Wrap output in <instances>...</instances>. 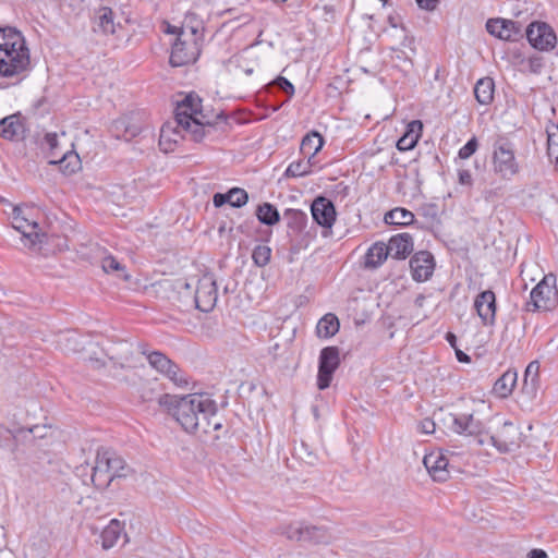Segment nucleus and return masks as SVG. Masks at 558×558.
Returning a JSON list of instances; mask_svg holds the SVG:
<instances>
[{"instance_id": "f257e3e1", "label": "nucleus", "mask_w": 558, "mask_h": 558, "mask_svg": "<svg viewBox=\"0 0 558 558\" xmlns=\"http://www.w3.org/2000/svg\"><path fill=\"white\" fill-rule=\"evenodd\" d=\"M159 404L165 407L187 433L197 430L198 408L207 407L206 413L213 410V399L205 393H191L183 397L163 395L159 398Z\"/></svg>"}, {"instance_id": "f03ea898", "label": "nucleus", "mask_w": 558, "mask_h": 558, "mask_svg": "<svg viewBox=\"0 0 558 558\" xmlns=\"http://www.w3.org/2000/svg\"><path fill=\"white\" fill-rule=\"evenodd\" d=\"M130 472L131 468L121 456L109 448L101 447L97 450L92 474L83 482L87 484L89 481L96 488L105 489L114 478L126 477Z\"/></svg>"}, {"instance_id": "7ed1b4c3", "label": "nucleus", "mask_w": 558, "mask_h": 558, "mask_svg": "<svg viewBox=\"0 0 558 558\" xmlns=\"http://www.w3.org/2000/svg\"><path fill=\"white\" fill-rule=\"evenodd\" d=\"M203 40L195 28L189 32L180 29L175 41L172 45L170 54V64L172 66H183L194 63L202 51Z\"/></svg>"}, {"instance_id": "20e7f679", "label": "nucleus", "mask_w": 558, "mask_h": 558, "mask_svg": "<svg viewBox=\"0 0 558 558\" xmlns=\"http://www.w3.org/2000/svg\"><path fill=\"white\" fill-rule=\"evenodd\" d=\"M493 167L494 172L504 180H511L519 172L513 145L509 141L498 138L494 143Z\"/></svg>"}, {"instance_id": "39448f33", "label": "nucleus", "mask_w": 558, "mask_h": 558, "mask_svg": "<svg viewBox=\"0 0 558 558\" xmlns=\"http://www.w3.org/2000/svg\"><path fill=\"white\" fill-rule=\"evenodd\" d=\"M527 310L551 311L558 303V291L556 289V277L553 274L546 275L531 291Z\"/></svg>"}, {"instance_id": "423d86ee", "label": "nucleus", "mask_w": 558, "mask_h": 558, "mask_svg": "<svg viewBox=\"0 0 558 558\" xmlns=\"http://www.w3.org/2000/svg\"><path fill=\"white\" fill-rule=\"evenodd\" d=\"M31 64L27 47L0 49V75L3 77H17L28 71Z\"/></svg>"}, {"instance_id": "0eeeda50", "label": "nucleus", "mask_w": 558, "mask_h": 558, "mask_svg": "<svg viewBox=\"0 0 558 558\" xmlns=\"http://www.w3.org/2000/svg\"><path fill=\"white\" fill-rule=\"evenodd\" d=\"M12 227L17 230L27 241L29 247L41 245L47 240V234L39 232V226L35 220L27 217L25 210L20 206L12 209Z\"/></svg>"}, {"instance_id": "6e6552de", "label": "nucleus", "mask_w": 558, "mask_h": 558, "mask_svg": "<svg viewBox=\"0 0 558 558\" xmlns=\"http://www.w3.org/2000/svg\"><path fill=\"white\" fill-rule=\"evenodd\" d=\"M218 300L217 283L213 275L205 274L198 279L193 295V303L201 312L208 313L214 310Z\"/></svg>"}, {"instance_id": "1a4fd4ad", "label": "nucleus", "mask_w": 558, "mask_h": 558, "mask_svg": "<svg viewBox=\"0 0 558 558\" xmlns=\"http://www.w3.org/2000/svg\"><path fill=\"white\" fill-rule=\"evenodd\" d=\"M340 352L337 347H326L318 359L317 387L325 390L330 386L333 373L340 365Z\"/></svg>"}, {"instance_id": "9d476101", "label": "nucleus", "mask_w": 558, "mask_h": 558, "mask_svg": "<svg viewBox=\"0 0 558 558\" xmlns=\"http://www.w3.org/2000/svg\"><path fill=\"white\" fill-rule=\"evenodd\" d=\"M493 446L501 453L514 451L520 448L522 433L513 422L506 421L497 432L490 436Z\"/></svg>"}, {"instance_id": "9b49d317", "label": "nucleus", "mask_w": 558, "mask_h": 558, "mask_svg": "<svg viewBox=\"0 0 558 558\" xmlns=\"http://www.w3.org/2000/svg\"><path fill=\"white\" fill-rule=\"evenodd\" d=\"M142 354L147 356L148 363L160 374H163L177 386L187 385L186 378L182 375L179 366L174 364L160 351H154L148 353L145 347H141Z\"/></svg>"}, {"instance_id": "f8f14e48", "label": "nucleus", "mask_w": 558, "mask_h": 558, "mask_svg": "<svg viewBox=\"0 0 558 558\" xmlns=\"http://www.w3.org/2000/svg\"><path fill=\"white\" fill-rule=\"evenodd\" d=\"M526 38L538 50H550L557 43L554 29L544 22L531 23L526 28Z\"/></svg>"}, {"instance_id": "ddd939ff", "label": "nucleus", "mask_w": 558, "mask_h": 558, "mask_svg": "<svg viewBox=\"0 0 558 558\" xmlns=\"http://www.w3.org/2000/svg\"><path fill=\"white\" fill-rule=\"evenodd\" d=\"M486 29L501 40L517 41L522 37V28L518 22L501 17L489 19L486 22Z\"/></svg>"}, {"instance_id": "4468645a", "label": "nucleus", "mask_w": 558, "mask_h": 558, "mask_svg": "<svg viewBox=\"0 0 558 558\" xmlns=\"http://www.w3.org/2000/svg\"><path fill=\"white\" fill-rule=\"evenodd\" d=\"M451 424L449 428L459 434L466 436H477L484 432V423L474 416L473 413H453L450 414Z\"/></svg>"}, {"instance_id": "2eb2a0df", "label": "nucleus", "mask_w": 558, "mask_h": 558, "mask_svg": "<svg viewBox=\"0 0 558 558\" xmlns=\"http://www.w3.org/2000/svg\"><path fill=\"white\" fill-rule=\"evenodd\" d=\"M410 268L415 281H426L432 277L435 269L434 256L428 251H420L411 257Z\"/></svg>"}, {"instance_id": "dca6fc26", "label": "nucleus", "mask_w": 558, "mask_h": 558, "mask_svg": "<svg viewBox=\"0 0 558 558\" xmlns=\"http://www.w3.org/2000/svg\"><path fill=\"white\" fill-rule=\"evenodd\" d=\"M313 220L323 228L330 229L336 221V208L333 203L324 197L318 196L311 205Z\"/></svg>"}, {"instance_id": "f3484780", "label": "nucleus", "mask_w": 558, "mask_h": 558, "mask_svg": "<svg viewBox=\"0 0 558 558\" xmlns=\"http://www.w3.org/2000/svg\"><path fill=\"white\" fill-rule=\"evenodd\" d=\"M25 118L20 113L10 114L0 120V136L4 140L19 142L25 138Z\"/></svg>"}, {"instance_id": "a211bd4d", "label": "nucleus", "mask_w": 558, "mask_h": 558, "mask_svg": "<svg viewBox=\"0 0 558 558\" xmlns=\"http://www.w3.org/2000/svg\"><path fill=\"white\" fill-rule=\"evenodd\" d=\"M474 308L483 325L493 326L496 319V295L492 290L482 291L474 300Z\"/></svg>"}, {"instance_id": "6ab92c4d", "label": "nucleus", "mask_w": 558, "mask_h": 558, "mask_svg": "<svg viewBox=\"0 0 558 558\" xmlns=\"http://www.w3.org/2000/svg\"><path fill=\"white\" fill-rule=\"evenodd\" d=\"M201 107L202 99L197 95L193 93L186 95L183 100L178 102L174 110V114L177 116V124H182L183 120L192 119L195 117L204 118Z\"/></svg>"}, {"instance_id": "aec40b11", "label": "nucleus", "mask_w": 558, "mask_h": 558, "mask_svg": "<svg viewBox=\"0 0 558 558\" xmlns=\"http://www.w3.org/2000/svg\"><path fill=\"white\" fill-rule=\"evenodd\" d=\"M198 413H196L197 417V430L196 433L210 434L211 432H216L222 428V420L217 414V404L213 400V410L208 413L207 407L198 408Z\"/></svg>"}, {"instance_id": "412c9836", "label": "nucleus", "mask_w": 558, "mask_h": 558, "mask_svg": "<svg viewBox=\"0 0 558 558\" xmlns=\"http://www.w3.org/2000/svg\"><path fill=\"white\" fill-rule=\"evenodd\" d=\"M423 463L435 481L445 482L448 478V459L442 453L432 452L426 454L423 459Z\"/></svg>"}, {"instance_id": "4be33fe9", "label": "nucleus", "mask_w": 558, "mask_h": 558, "mask_svg": "<svg viewBox=\"0 0 558 558\" xmlns=\"http://www.w3.org/2000/svg\"><path fill=\"white\" fill-rule=\"evenodd\" d=\"M110 360L120 368L136 366L133 345L128 341H120L110 349Z\"/></svg>"}, {"instance_id": "5701e85b", "label": "nucleus", "mask_w": 558, "mask_h": 558, "mask_svg": "<svg viewBox=\"0 0 558 558\" xmlns=\"http://www.w3.org/2000/svg\"><path fill=\"white\" fill-rule=\"evenodd\" d=\"M284 535L288 539L295 542H319L323 536L319 527L303 524L289 525Z\"/></svg>"}, {"instance_id": "b1692460", "label": "nucleus", "mask_w": 558, "mask_h": 558, "mask_svg": "<svg viewBox=\"0 0 558 558\" xmlns=\"http://www.w3.org/2000/svg\"><path fill=\"white\" fill-rule=\"evenodd\" d=\"M386 246L391 257L404 259L413 251V239L409 233H400L391 236Z\"/></svg>"}, {"instance_id": "393cba45", "label": "nucleus", "mask_w": 558, "mask_h": 558, "mask_svg": "<svg viewBox=\"0 0 558 558\" xmlns=\"http://www.w3.org/2000/svg\"><path fill=\"white\" fill-rule=\"evenodd\" d=\"M180 138H185L181 124H177V116L173 121L166 122L160 130L159 146L165 151L171 149V144H175Z\"/></svg>"}, {"instance_id": "a878e982", "label": "nucleus", "mask_w": 558, "mask_h": 558, "mask_svg": "<svg viewBox=\"0 0 558 558\" xmlns=\"http://www.w3.org/2000/svg\"><path fill=\"white\" fill-rule=\"evenodd\" d=\"M181 125L185 134V138L189 137L191 141L196 143L204 140L207 128H213V124L208 120H205V117H195L183 120Z\"/></svg>"}, {"instance_id": "bb28decb", "label": "nucleus", "mask_w": 558, "mask_h": 558, "mask_svg": "<svg viewBox=\"0 0 558 558\" xmlns=\"http://www.w3.org/2000/svg\"><path fill=\"white\" fill-rule=\"evenodd\" d=\"M423 131V123L420 120H413L407 125L404 134L398 140L397 148L400 151L411 150L417 144Z\"/></svg>"}, {"instance_id": "cd10ccee", "label": "nucleus", "mask_w": 558, "mask_h": 558, "mask_svg": "<svg viewBox=\"0 0 558 558\" xmlns=\"http://www.w3.org/2000/svg\"><path fill=\"white\" fill-rule=\"evenodd\" d=\"M94 31L102 34H113L116 32L114 13L109 7H101L95 11Z\"/></svg>"}, {"instance_id": "c85d7f7f", "label": "nucleus", "mask_w": 558, "mask_h": 558, "mask_svg": "<svg viewBox=\"0 0 558 558\" xmlns=\"http://www.w3.org/2000/svg\"><path fill=\"white\" fill-rule=\"evenodd\" d=\"M15 47H27L22 33L10 26L0 28V49H12Z\"/></svg>"}, {"instance_id": "c756f323", "label": "nucleus", "mask_w": 558, "mask_h": 558, "mask_svg": "<svg viewBox=\"0 0 558 558\" xmlns=\"http://www.w3.org/2000/svg\"><path fill=\"white\" fill-rule=\"evenodd\" d=\"M323 145V136L318 132L312 131L302 140L300 150L305 158L312 159L322 149Z\"/></svg>"}, {"instance_id": "7c9ffc66", "label": "nucleus", "mask_w": 558, "mask_h": 558, "mask_svg": "<svg viewBox=\"0 0 558 558\" xmlns=\"http://www.w3.org/2000/svg\"><path fill=\"white\" fill-rule=\"evenodd\" d=\"M517 372L515 371H507L505 372L494 384L493 390L500 398H507L511 395L515 384H517Z\"/></svg>"}, {"instance_id": "2f4dec72", "label": "nucleus", "mask_w": 558, "mask_h": 558, "mask_svg": "<svg viewBox=\"0 0 558 558\" xmlns=\"http://www.w3.org/2000/svg\"><path fill=\"white\" fill-rule=\"evenodd\" d=\"M340 323L332 313L325 314L317 323L316 333L319 338L328 339L339 331Z\"/></svg>"}, {"instance_id": "473e14b6", "label": "nucleus", "mask_w": 558, "mask_h": 558, "mask_svg": "<svg viewBox=\"0 0 558 558\" xmlns=\"http://www.w3.org/2000/svg\"><path fill=\"white\" fill-rule=\"evenodd\" d=\"M122 532L123 527L120 521L112 519L100 534L101 547L104 549L112 548L117 544V541L120 538Z\"/></svg>"}, {"instance_id": "72a5a7b5", "label": "nucleus", "mask_w": 558, "mask_h": 558, "mask_svg": "<svg viewBox=\"0 0 558 558\" xmlns=\"http://www.w3.org/2000/svg\"><path fill=\"white\" fill-rule=\"evenodd\" d=\"M388 256L390 255L386 244L383 242H376L368 248L365 255V266L376 268L380 266Z\"/></svg>"}, {"instance_id": "f704fd0d", "label": "nucleus", "mask_w": 558, "mask_h": 558, "mask_svg": "<svg viewBox=\"0 0 558 558\" xmlns=\"http://www.w3.org/2000/svg\"><path fill=\"white\" fill-rule=\"evenodd\" d=\"M495 84L490 77H483L477 81L474 87V96L481 105H488L494 98Z\"/></svg>"}, {"instance_id": "c9c22d12", "label": "nucleus", "mask_w": 558, "mask_h": 558, "mask_svg": "<svg viewBox=\"0 0 558 558\" xmlns=\"http://www.w3.org/2000/svg\"><path fill=\"white\" fill-rule=\"evenodd\" d=\"M384 221L387 225L409 226L414 222V214L405 208L396 207L385 214Z\"/></svg>"}, {"instance_id": "e433bc0d", "label": "nucleus", "mask_w": 558, "mask_h": 558, "mask_svg": "<svg viewBox=\"0 0 558 558\" xmlns=\"http://www.w3.org/2000/svg\"><path fill=\"white\" fill-rule=\"evenodd\" d=\"M539 381V363L532 361L524 372L523 389L529 393H534Z\"/></svg>"}, {"instance_id": "4c0bfd02", "label": "nucleus", "mask_w": 558, "mask_h": 558, "mask_svg": "<svg viewBox=\"0 0 558 558\" xmlns=\"http://www.w3.org/2000/svg\"><path fill=\"white\" fill-rule=\"evenodd\" d=\"M257 219L266 226H274L280 220L278 209L270 203H263L256 210Z\"/></svg>"}, {"instance_id": "58836bf2", "label": "nucleus", "mask_w": 558, "mask_h": 558, "mask_svg": "<svg viewBox=\"0 0 558 558\" xmlns=\"http://www.w3.org/2000/svg\"><path fill=\"white\" fill-rule=\"evenodd\" d=\"M287 219L288 228L295 232H301L307 223V215L300 209H287L283 214Z\"/></svg>"}, {"instance_id": "ea45409f", "label": "nucleus", "mask_w": 558, "mask_h": 558, "mask_svg": "<svg viewBox=\"0 0 558 558\" xmlns=\"http://www.w3.org/2000/svg\"><path fill=\"white\" fill-rule=\"evenodd\" d=\"M231 62L235 63L236 68L242 70L246 75L253 74L256 66V62L252 58V51L250 49H244L242 52L233 56Z\"/></svg>"}, {"instance_id": "a19ab883", "label": "nucleus", "mask_w": 558, "mask_h": 558, "mask_svg": "<svg viewBox=\"0 0 558 558\" xmlns=\"http://www.w3.org/2000/svg\"><path fill=\"white\" fill-rule=\"evenodd\" d=\"M295 456L308 465L316 464L318 460L317 452L307 442L301 441L300 445L294 447Z\"/></svg>"}, {"instance_id": "79ce46f5", "label": "nucleus", "mask_w": 558, "mask_h": 558, "mask_svg": "<svg viewBox=\"0 0 558 558\" xmlns=\"http://www.w3.org/2000/svg\"><path fill=\"white\" fill-rule=\"evenodd\" d=\"M52 163L59 162L61 170L65 174H72L80 168V158L76 153L68 151L62 155L58 161H51Z\"/></svg>"}, {"instance_id": "37998d69", "label": "nucleus", "mask_w": 558, "mask_h": 558, "mask_svg": "<svg viewBox=\"0 0 558 558\" xmlns=\"http://www.w3.org/2000/svg\"><path fill=\"white\" fill-rule=\"evenodd\" d=\"M312 171V163L311 159L307 158V160H298L293 161L289 165L287 168L284 174L288 178H298V177H304Z\"/></svg>"}, {"instance_id": "c03bdc74", "label": "nucleus", "mask_w": 558, "mask_h": 558, "mask_svg": "<svg viewBox=\"0 0 558 558\" xmlns=\"http://www.w3.org/2000/svg\"><path fill=\"white\" fill-rule=\"evenodd\" d=\"M271 256V248L268 245L259 244L257 245L252 253V259L254 264L258 267L266 266Z\"/></svg>"}, {"instance_id": "a18cd8bd", "label": "nucleus", "mask_w": 558, "mask_h": 558, "mask_svg": "<svg viewBox=\"0 0 558 558\" xmlns=\"http://www.w3.org/2000/svg\"><path fill=\"white\" fill-rule=\"evenodd\" d=\"M229 204L232 207L241 208L248 202V194L244 189L232 187L229 190Z\"/></svg>"}, {"instance_id": "49530a36", "label": "nucleus", "mask_w": 558, "mask_h": 558, "mask_svg": "<svg viewBox=\"0 0 558 558\" xmlns=\"http://www.w3.org/2000/svg\"><path fill=\"white\" fill-rule=\"evenodd\" d=\"M60 343L62 344L64 350L70 352H77L82 350V343L74 333L64 335L63 338L60 340Z\"/></svg>"}, {"instance_id": "de8ad7c7", "label": "nucleus", "mask_w": 558, "mask_h": 558, "mask_svg": "<svg viewBox=\"0 0 558 558\" xmlns=\"http://www.w3.org/2000/svg\"><path fill=\"white\" fill-rule=\"evenodd\" d=\"M270 87H277L282 90L288 97H292L294 94V86L290 81L283 76H278L270 83Z\"/></svg>"}, {"instance_id": "09e8293b", "label": "nucleus", "mask_w": 558, "mask_h": 558, "mask_svg": "<svg viewBox=\"0 0 558 558\" xmlns=\"http://www.w3.org/2000/svg\"><path fill=\"white\" fill-rule=\"evenodd\" d=\"M478 142L475 136L470 138L464 146L459 149L458 156L461 159L470 158L477 149Z\"/></svg>"}, {"instance_id": "8fccbe9b", "label": "nucleus", "mask_w": 558, "mask_h": 558, "mask_svg": "<svg viewBox=\"0 0 558 558\" xmlns=\"http://www.w3.org/2000/svg\"><path fill=\"white\" fill-rule=\"evenodd\" d=\"M101 267L105 272H113L123 270V266L114 258L113 256L109 255L106 256L101 262Z\"/></svg>"}, {"instance_id": "3c124183", "label": "nucleus", "mask_w": 558, "mask_h": 558, "mask_svg": "<svg viewBox=\"0 0 558 558\" xmlns=\"http://www.w3.org/2000/svg\"><path fill=\"white\" fill-rule=\"evenodd\" d=\"M436 424L430 418H424L418 424V429L421 433L429 435L435 432Z\"/></svg>"}, {"instance_id": "603ef678", "label": "nucleus", "mask_w": 558, "mask_h": 558, "mask_svg": "<svg viewBox=\"0 0 558 558\" xmlns=\"http://www.w3.org/2000/svg\"><path fill=\"white\" fill-rule=\"evenodd\" d=\"M544 66L543 58L533 56L529 59V69L533 73H539Z\"/></svg>"}, {"instance_id": "864d4df0", "label": "nucleus", "mask_w": 558, "mask_h": 558, "mask_svg": "<svg viewBox=\"0 0 558 558\" xmlns=\"http://www.w3.org/2000/svg\"><path fill=\"white\" fill-rule=\"evenodd\" d=\"M45 144L51 151V155L54 156V149L58 147V135L56 133H47L45 135Z\"/></svg>"}, {"instance_id": "5fc2aeb1", "label": "nucleus", "mask_w": 558, "mask_h": 558, "mask_svg": "<svg viewBox=\"0 0 558 558\" xmlns=\"http://www.w3.org/2000/svg\"><path fill=\"white\" fill-rule=\"evenodd\" d=\"M229 191L227 193H216L213 197V204L215 207H221L225 204H229Z\"/></svg>"}, {"instance_id": "6e6d98bb", "label": "nucleus", "mask_w": 558, "mask_h": 558, "mask_svg": "<svg viewBox=\"0 0 558 558\" xmlns=\"http://www.w3.org/2000/svg\"><path fill=\"white\" fill-rule=\"evenodd\" d=\"M459 183L462 185H472V174L469 170H460L459 173Z\"/></svg>"}, {"instance_id": "4d7b16f0", "label": "nucleus", "mask_w": 558, "mask_h": 558, "mask_svg": "<svg viewBox=\"0 0 558 558\" xmlns=\"http://www.w3.org/2000/svg\"><path fill=\"white\" fill-rule=\"evenodd\" d=\"M25 430L24 429H17L16 433H13L12 430L10 429H0V439H5L8 441H12V439H15L17 437V434L20 433H24Z\"/></svg>"}, {"instance_id": "13d9d810", "label": "nucleus", "mask_w": 558, "mask_h": 558, "mask_svg": "<svg viewBox=\"0 0 558 558\" xmlns=\"http://www.w3.org/2000/svg\"><path fill=\"white\" fill-rule=\"evenodd\" d=\"M420 8L433 11L438 4V0H415Z\"/></svg>"}, {"instance_id": "bf43d9fd", "label": "nucleus", "mask_w": 558, "mask_h": 558, "mask_svg": "<svg viewBox=\"0 0 558 558\" xmlns=\"http://www.w3.org/2000/svg\"><path fill=\"white\" fill-rule=\"evenodd\" d=\"M179 289H180V293H184L185 295H190L191 294V290H192V287L189 282L186 281H181L179 282Z\"/></svg>"}, {"instance_id": "052dcab7", "label": "nucleus", "mask_w": 558, "mask_h": 558, "mask_svg": "<svg viewBox=\"0 0 558 558\" xmlns=\"http://www.w3.org/2000/svg\"><path fill=\"white\" fill-rule=\"evenodd\" d=\"M530 558H548L543 549H532L529 554Z\"/></svg>"}, {"instance_id": "680f3d73", "label": "nucleus", "mask_w": 558, "mask_h": 558, "mask_svg": "<svg viewBox=\"0 0 558 558\" xmlns=\"http://www.w3.org/2000/svg\"><path fill=\"white\" fill-rule=\"evenodd\" d=\"M456 355L459 362H470V356L461 350L456 348Z\"/></svg>"}, {"instance_id": "e2e57ef3", "label": "nucleus", "mask_w": 558, "mask_h": 558, "mask_svg": "<svg viewBox=\"0 0 558 558\" xmlns=\"http://www.w3.org/2000/svg\"><path fill=\"white\" fill-rule=\"evenodd\" d=\"M446 340L456 349L457 337L452 332L446 335Z\"/></svg>"}, {"instance_id": "0e129e2a", "label": "nucleus", "mask_w": 558, "mask_h": 558, "mask_svg": "<svg viewBox=\"0 0 558 558\" xmlns=\"http://www.w3.org/2000/svg\"><path fill=\"white\" fill-rule=\"evenodd\" d=\"M166 32L169 33V34H179L180 33V31L178 32V28L175 26H172V25H168Z\"/></svg>"}, {"instance_id": "69168bd1", "label": "nucleus", "mask_w": 558, "mask_h": 558, "mask_svg": "<svg viewBox=\"0 0 558 558\" xmlns=\"http://www.w3.org/2000/svg\"><path fill=\"white\" fill-rule=\"evenodd\" d=\"M86 469H87L86 466H83V465H82V466L77 468V472L86 471Z\"/></svg>"}, {"instance_id": "338daca9", "label": "nucleus", "mask_w": 558, "mask_h": 558, "mask_svg": "<svg viewBox=\"0 0 558 558\" xmlns=\"http://www.w3.org/2000/svg\"><path fill=\"white\" fill-rule=\"evenodd\" d=\"M4 203H8V201L5 198H3L2 196H0V204H4Z\"/></svg>"}, {"instance_id": "774afa93", "label": "nucleus", "mask_w": 558, "mask_h": 558, "mask_svg": "<svg viewBox=\"0 0 558 558\" xmlns=\"http://www.w3.org/2000/svg\"><path fill=\"white\" fill-rule=\"evenodd\" d=\"M5 446H7L8 448L12 449V450L14 449V448H13V446H12L11 444H7Z\"/></svg>"}]
</instances>
